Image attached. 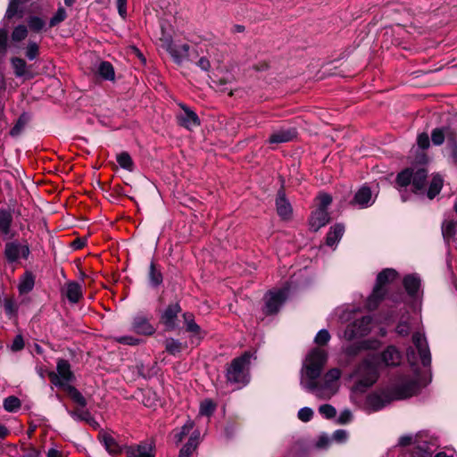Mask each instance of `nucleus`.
Segmentation results:
<instances>
[{
    "label": "nucleus",
    "instance_id": "f257e3e1",
    "mask_svg": "<svg viewBox=\"0 0 457 457\" xmlns=\"http://www.w3.org/2000/svg\"><path fill=\"white\" fill-rule=\"evenodd\" d=\"M375 353H368L355 369L354 374L358 378L354 388L365 392L378 379L380 367L377 362Z\"/></svg>",
    "mask_w": 457,
    "mask_h": 457
},
{
    "label": "nucleus",
    "instance_id": "f03ea898",
    "mask_svg": "<svg viewBox=\"0 0 457 457\" xmlns=\"http://www.w3.org/2000/svg\"><path fill=\"white\" fill-rule=\"evenodd\" d=\"M252 359H255L253 353L245 351L230 362V386L232 390H238L250 382V365Z\"/></svg>",
    "mask_w": 457,
    "mask_h": 457
},
{
    "label": "nucleus",
    "instance_id": "7ed1b4c3",
    "mask_svg": "<svg viewBox=\"0 0 457 457\" xmlns=\"http://www.w3.org/2000/svg\"><path fill=\"white\" fill-rule=\"evenodd\" d=\"M395 183L399 187L411 185L414 194L423 195L428 184V170L425 168H406L397 174Z\"/></svg>",
    "mask_w": 457,
    "mask_h": 457
},
{
    "label": "nucleus",
    "instance_id": "20e7f679",
    "mask_svg": "<svg viewBox=\"0 0 457 457\" xmlns=\"http://www.w3.org/2000/svg\"><path fill=\"white\" fill-rule=\"evenodd\" d=\"M396 277V270L389 268L384 269L378 274L373 291L366 302V306L370 311H373L378 308V304L386 296V285L395 280Z\"/></svg>",
    "mask_w": 457,
    "mask_h": 457
},
{
    "label": "nucleus",
    "instance_id": "39448f33",
    "mask_svg": "<svg viewBox=\"0 0 457 457\" xmlns=\"http://www.w3.org/2000/svg\"><path fill=\"white\" fill-rule=\"evenodd\" d=\"M420 386L417 379L410 376H400L397 381L386 389L389 400H403L416 395Z\"/></svg>",
    "mask_w": 457,
    "mask_h": 457
},
{
    "label": "nucleus",
    "instance_id": "423d86ee",
    "mask_svg": "<svg viewBox=\"0 0 457 457\" xmlns=\"http://www.w3.org/2000/svg\"><path fill=\"white\" fill-rule=\"evenodd\" d=\"M340 377L341 370L339 369H330L325 374L323 383L318 382V388L313 393L320 399H329L337 392V380Z\"/></svg>",
    "mask_w": 457,
    "mask_h": 457
},
{
    "label": "nucleus",
    "instance_id": "0eeeda50",
    "mask_svg": "<svg viewBox=\"0 0 457 457\" xmlns=\"http://www.w3.org/2000/svg\"><path fill=\"white\" fill-rule=\"evenodd\" d=\"M57 372L51 371L48 377L51 382L59 387H65L70 386L69 383L74 378V375L71 370V365L68 361L60 359L56 365Z\"/></svg>",
    "mask_w": 457,
    "mask_h": 457
},
{
    "label": "nucleus",
    "instance_id": "6e6552de",
    "mask_svg": "<svg viewBox=\"0 0 457 457\" xmlns=\"http://www.w3.org/2000/svg\"><path fill=\"white\" fill-rule=\"evenodd\" d=\"M371 318L369 316L361 317L347 325L344 337L346 340H353L364 337L370 331Z\"/></svg>",
    "mask_w": 457,
    "mask_h": 457
},
{
    "label": "nucleus",
    "instance_id": "1a4fd4ad",
    "mask_svg": "<svg viewBox=\"0 0 457 457\" xmlns=\"http://www.w3.org/2000/svg\"><path fill=\"white\" fill-rule=\"evenodd\" d=\"M380 369L396 367L402 361V354L395 345H388L382 353H375Z\"/></svg>",
    "mask_w": 457,
    "mask_h": 457
},
{
    "label": "nucleus",
    "instance_id": "9d476101",
    "mask_svg": "<svg viewBox=\"0 0 457 457\" xmlns=\"http://www.w3.org/2000/svg\"><path fill=\"white\" fill-rule=\"evenodd\" d=\"M29 253L30 252L28 245L21 244L17 241L5 244L4 256L8 262H16L21 257L27 259Z\"/></svg>",
    "mask_w": 457,
    "mask_h": 457
},
{
    "label": "nucleus",
    "instance_id": "9b49d317",
    "mask_svg": "<svg viewBox=\"0 0 457 457\" xmlns=\"http://www.w3.org/2000/svg\"><path fill=\"white\" fill-rule=\"evenodd\" d=\"M180 312L181 308L178 303L167 306L160 318V321L166 330L171 331L179 328L178 316Z\"/></svg>",
    "mask_w": 457,
    "mask_h": 457
},
{
    "label": "nucleus",
    "instance_id": "f8f14e48",
    "mask_svg": "<svg viewBox=\"0 0 457 457\" xmlns=\"http://www.w3.org/2000/svg\"><path fill=\"white\" fill-rule=\"evenodd\" d=\"M412 343L419 353L422 365L429 366L431 363V354L424 335L415 332L412 335Z\"/></svg>",
    "mask_w": 457,
    "mask_h": 457
},
{
    "label": "nucleus",
    "instance_id": "ddd939ff",
    "mask_svg": "<svg viewBox=\"0 0 457 457\" xmlns=\"http://www.w3.org/2000/svg\"><path fill=\"white\" fill-rule=\"evenodd\" d=\"M131 329L137 334L145 336H151L155 332L149 318L144 314H137L133 318Z\"/></svg>",
    "mask_w": 457,
    "mask_h": 457
},
{
    "label": "nucleus",
    "instance_id": "4468645a",
    "mask_svg": "<svg viewBox=\"0 0 457 457\" xmlns=\"http://www.w3.org/2000/svg\"><path fill=\"white\" fill-rule=\"evenodd\" d=\"M170 54L173 60L180 64L185 60L194 62L196 57V53L190 50V46L187 44L176 45L170 48Z\"/></svg>",
    "mask_w": 457,
    "mask_h": 457
},
{
    "label": "nucleus",
    "instance_id": "2eb2a0df",
    "mask_svg": "<svg viewBox=\"0 0 457 457\" xmlns=\"http://www.w3.org/2000/svg\"><path fill=\"white\" fill-rule=\"evenodd\" d=\"M403 287L410 297L417 299L422 295L421 279L417 274L406 275L403 279Z\"/></svg>",
    "mask_w": 457,
    "mask_h": 457
},
{
    "label": "nucleus",
    "instance_id": "dca6fc26",
    "mask_svg": "<svg viewBox=\"0 0 457 457\" xmlns=\"http://www.w3.org/2000/svg\"><path fill=\"white\" fill-rule=\"evenodd\" d=\"M285 300H286V291L285 290L281 289V290H278L276 292H270L269 296L266 300L264 312L267 315L276 313Z\"/></svg>",
    "mask_w": 457,
    "mask_h": 457
},
{
    "label": "nucleus",
    "instance_id": "f3484780",
    "mask_svg": "<svg viewBox=\"0 0 457 457\" xmlns=\"http://www.w3.org/2000/svg\"><path fill=\"white\" fill-rule=\"evenodd\" d=\"M183 112L178 115V120L180 126L192 130L200 125V120L197 114L187 107L182 106Z\"/></svg>",
    "mask_w": 457,
    "mask_h": 457
},
{
    "label": "nucleus",
    "instance_id": "a211bd4d",
    "mask_svg": "<svg viewBox=\"0 0 457 457\" xmlns=\"http://www.w3.org/2000/svg\"><path fill=\"white\" fill-rule=\"evenodd\" d=\"M276 208L278 215L285 220L292 217L293 209L290 203L287 200L283 190H279L276 198Z\"/></svg>",
    "mask_w": 457,
    "mask_h": 457
},
{
    "label": "nucleus",
    "instance_id": "6ab92c4d",
    "mask_svg": "<svg viewBox=\"0 0 457 457\" xmlns=\"http://www.w3.org/2000/svg\"><path fill=\"white\" fill-rule=\"evenodd\" d=\"M297 136L296 129L295 128L280 129L274 131L269 137L268 142L270 144H282L292 141Z\"/></svg>",
    "mask_w": 457,
    "mask_h": 457
},
{
    "label": "nucleus",
    "instance_id": "aec40b11",
    "mask_svg": "<svg viewBox=\"0 0 457 457\" xmlns=\"http://www.w3.org/2000/svg\"><path fill=\"white\" fill-rule=\"evenodd\" d=\"M322 369V366L309 362L305 365V376L309 378V382L306 384L305 387L309 391L314 392V390L318 388L317 378H320Z\"/></svg>",
    "mask_w": 457,
    "mask_h": 457
},
{
    "label": "nucleus",
    "instance_id": "412c9836",
    "mask_svg": "<svg viewBox=\"0 0 457 457\" xmlns=\"http://www.w3.org/2000/svg\"><path fill=\"white\" fill-rule=\"evenodd\" d=\"M330 220L329 213L328 211H323L321 209H316L311 214L309 219L310 228L316 232L320 228L324 227L327 223H328Z\"/></svg>",
    "mask_w": 457,
    "mask_h": 457
},
{
    "label": "nucleus",
    "instance_id": "4be33fe9",
    "mask_svg": "<svg viewBox=\"0 0 457 457\" xmlns=\"http://www.w3.org/2000/svg\"><path fill=\"white\" fill-rule=\"evenodd\" d=\"M378 345L379 342L377 340H363L361 342L348 345L345 348V353L349 357H354L358 355L362 350L376 349Z\"/></svg>",
    "mask_w": 457,
    "mask_h": 457
},
{
    "label": "nucleus",
    "instance_id": "5701e85b",
    "mask_svg": "<svg viewBox=\"0 0 457 457\" xmlns=\"http://www.w3.org/2000/svg\"><path fill=\"white\" fill-rule=\"evenodd\" d=\"M128 457H154L152 443L144 442L127 449Z\"/></svg>",
    "mask_w": 457,
    "mask_h": 457
},
{
    "label": "nucleus",
    "instance_id": "b1692460",
    "mask_svg": "<svg viewBox=\"0 0 457 457\" xmlns=\"http://www.w3.org/2000/svg\"><path fill=\"white\" fill-rule=\"evenodd\" d=\"M62 294L70 303H77L82 297V287L78 282L71 281L65 285Z\"/></svg>",
    "mask_w": 457,
    "mask_h": 457
},
{
    "label": "nucleus",
    "instance_id": "393cba45",
    "mask_svg": "<svg viewBox=\"0 0 457 457\" xmlns=\"http://www.w3.org/2000/svg\"><path fill=\"white\" fill-rule=\"evenodd\" d=\"M436 447L434 444L422 441L419 442L413 448L412 454L414 457H432Z\"/></svg>",
    "mask_w": 457,
    "mask_h": 457
},
{
    "label": "nucleus",
    "instance_id": "a878e982",
    "mask_svg": "<svg viewBox=\"0 0 457 457\" xmlns=\"http://www.w3.org/2000/svg\"><path fill=\"white\" fill-rule=\"evenodd\" d=\"M371 190L369 187H361L355 194L353 203L361 207H368L371 204Z\"/></svg>",
    "mask_w": 457,
    "mask_h": 457
},
{
    "label": "nucleus",
    "instance_id": "bb28decb",
    "mask_svg": "<svg viewBox=\"0 0 457 457\" xmlns=\"http://www.w3.org/2000/svg\"><path fill=\"white\" fill-rule=\"evenodd\" d=\"M345 232V228L342 224H336L330 228L326 237V244L328 246H333L337 244Z\"/></svg>",
    "mask_w": 457,
    "mask_h": 457
},
{
    "label": "nucleus",
    "instance_id": "cd10ccee",
    "mask_svg": "<svg viewBox=\"0 0 457 457\" xmlns=\"http://www.w3.org/2000/svg\"><path fill=\"white\" fill-rule=\"evenodd\" d=\"M11 63L14 71V74L17 77L32 78L30 71H29L26 62L19 57H13L11 59Z\"/></svg>",
    "mask_w": 457,
    "mask_h": 457
},
{
    "label": "nucleus",
    "instance_id": "c85d7f7f",
    "mask_svg": "<svg viewBox=\"0 0 457 457\" xmlns=\"http://www.w3.org/2000/svg\"><path fill=\"white\" fill-rule=\"evenodd\" d=\"M199 443V432L195 431L190 436L187 443L180 449L179 457H190Z\"/></svg>",
    "mask_w": 457,
    "mask_h": 457
},
{
    "label": "nucleus",
    "instance_id": "c756f323",
    "mask_svg": "<svg viewBox=\"0 0 457 457\" xmlns=\"http://www.w3.org/2000/svg\"><path fill=\"white\" fill-rule=\"evenodd\" d=\"M443 185V178L438 174L434 175L427 190L428 198L430 200L434 199L441 192Z\"/></svg>",
    "mask_w": 457,
    "mask_h": 457
},
{
    "label": "nucleus",
    "instance_id": "7c9ffc66",
    "mask_svg": "<svg viewBox=\"0 0 457 457\" xmlns=\"http://www.w3.org/2000/svg\"><path fill=\"white\" fill-rule=\"evenodd\" d=\"M328 354L325 350L314 348L308 355L307 362L324 367L327 362Z\"/></svg>",
    "mask_w": 457,
    "mask_h": 457
},
{
    "label": "nucleus",
    "instance_id": "2f4dec72",
    "mask_svg": "<svg viewBox=\"0 0 457 457\" xmlns=\"http://www.w3.org/2000/svg\"><path fill=\"white\" fill-rule=\"evenodd\" d=\"M457 220H446L442 223V235L446 243L453 239L456 233Z\"/></svg>",
    "mask_w": 457,
    "mask_h": 457
},
{
    "label": "nucleus",
    "instance_id": "473e14b6",
    "mask_svg": "<svg viewBox=\"0 0 457 457\" xmlns=\"http://www.w3.org/2000/svg\"><path fill=\"white\" fill-rule=\"evenodd\" d=\"M63 389L67 392L70 398L75 403H77L79 407H86L87 400L76 387L70 385L66 386Z\"/></svg>",
    "mask_w": 457,
    "mask_h": 457
},
{
    "label": "nucleus",
    "instance_id": "72a5a7b5",
    "mask_svg": "<svg viewBox=\"0 0 457 457\" xmlns=\"http://www.w3.org/2000/svg\"><path fill=\"white\" fill-rule=\"evenodd\" d=\"M101 441L104 444L106 451L111 454H116L120 452V446L111 435L104 433L101 435Z\"/></svg>",
    "mask_w": 457,
    "mask_h": 457
},
{
    "label": "nucleus",
    "instance_id": "f704fd0d",
    "mask_svg": "<svg viewBox=\"0 0 457 457\" xmlns=\"http://www.w3.org/2000/svg\"><path fill=\"white\" fill-rule=\"evenodd\" d=\"M35 283L34 276L27 272L21 278V282L19 284V291L21 294H27L33 289Z\"/></svg>",
    "mask_w": 457,
    "mask_h": 457
},
{
    "label": "nucleus",
    "instance_id": "c9c22d12",
    "mask_svg": "<svg viewBox=\"0 0 457 457\" xmlns=\"http://www.w3.org/2000/svg\"><path fill=\"white\" fill-rule=\"evenodd\" d=\"M195 424L192 420H187L183 427L179 430H174V440L176 444H179L185 438L186 436L193 429Z\"/></svg>",
    "mask_w": 457,
    "mask_h": 457
},
{
    "label": "nucleus",
    "instance_id": "e433bc0d",
    "mask_svg": "<svg viewBox=\"0 0 457 457\" xmlns=\"http://www.w3.org/2000/svg\"><path fill=\"white\" fill-rule=\"evenodd\" d=\"M98 73L104 79H107V80L114 79V76H115L114 69H113L112 65L108 62H102L99 64Z\"/></svg>",
    "mask_w": 457,
    "mask_h": 457
},
{
    "label": "nucleus",
    "instance_id": "4c0bfd02",
    "mask_svg": "<svg viewBox=\"0 0 457 457\" xmlns=\"http://www.w3.org/2000/svg\"><path fill=\"white\" fill-rule=\"evenodd\" d=\"M28 121H29L28 115L26 113H22L17 120V121L14 124V126L12 127V129H11L10 135L13 137L20 136L21 133L23 131Z\"/></svg>",
    "mask_w": 457,
    "mask_h": 457
},
{
    "label": "nucleus",
    "instance_id": "58836bf2",
    "mask_svg": "<svg viewBox=\"0 0 457 457\" xmlns=\"http://www.w3.org/2000/svg\"><path fill=\"white\" fill-rule=\"evenodd\" d=\"M20 4L21 2L18 0H11L5 13L7 19H12L14 16H18L20 19L22 18L23 11L20 9Z\"/></svg>",
    "mask_w": 457,
    "mask_h": 457
},
{
    "label": "nucleus",
    "instance_id": "ea45409f",
    "mask_svg": "<svg viewBox=\"0 0 457 457\" xmlns=\"http://www.w3.org/2000/svg\"><path fill=\"white\" fill-rule=\"evenodd\" d=\"M148 278L153 287H158L162 282V275L153 262L150 264Z\"/></svg>",
    "mask_w": 457,
    "mask_h": 457
},
{
    "label": "nucleus",
    "instance_id": "a19ab883",
    "mask_svg": "<svg viewBox=\"0 0 457 457\" xmlns=\"http://www.w3.org/2000/svg\"><path fill=\"white\" fill-rule=\"evenodd\" d=\"M12 215L7 211H0V231L8 234L12 223Z\"/></svg>",
    "mask_w": 457,
    "mask_h": 457
},
{
    "label": "nucleus",
    "instance_id": "79ce46f5",
    "mask_svg": "<svg viewBox=\"0 0 457 457\" xmlns=\"http://www.w3.org/2000/svg\"><path fill=\"white\" fill-rule=\"evenodd\" d=\"M445 133H447L446 127L436 128L431 132V140L435 145H441L445 139Z\"/></svg>",
    "mask_w": 457,
    "mask_h": 457
},
{
    "label": "nucleus",
    "instance_id": "37998d69",
    "mask_svg": "<svg viewBox=\"0 0 457 457\" xmlns=\"http://www.w3.org/2000/svg\"><path fill=\"white\" fill-rule=\"evenodd\" d=\"M216 408V404L211 399H205L200 403L199 415L211 416Z\"/></svg>",
    "mask_w": 457,
    "mask_h": 457
},
{
    "label": "nucleus",
    "instance_id": "c03bdc74",
    "mask_svg": "<svg viewBox=\"0 0 457 457\" xmlns=\"http://www.w3.org/2000/svg\"><path fill=\"white\" fill-rule=\"evenodd\" d=\"M28 29L25 25H18L16 26L11 35L12 41L13 42H21L24 40L28 36Z\"/></svg>",
    "mask_w": 457,
    "mask_h": 457
},
{
    "label": "nucleus",
    "instance_id": "a18cd8bd",
    "mask_svg": "<svg viewBox=\"0 0 457 457\" xmlns=\"http://www.w3.org/2000/svg\"><path fill=\"white\" fill-rule=\"evenodd\" d=\"M164 345L166 351L172 355L178 354L182 350L181 343L174 338L166 339Z\"/></svg>",
    "mask_w": 457,
    "mask_h": 457
},
{
    "label": "nucleus",
    "instance_id": "49530a36",
    "mask_svg": "<svg viewBox=\"0 0 457 457\" xmlns=\"http://www.w3.org/2000/svg\"><path fill=\"white\" fill-rule=\"evenodd\" d=\"M184 321L187 326V330L194 335H198L200 333V327L195 322L193 315L191 313L186 312L183 314Z\"/></svg>",
    "mask_w": 457,
    "mask_h": 457
},
{
    "label": "nucleus",
    "instance_id": "de8ad7c7",
    "mask_svg": "<svg viewBox=\"0 0 457 457\" xmlns=\"http://www.w3.org/2000/svg\"><path fill=\"white\" fill-rule=\"evenodd\" d=\"M386 400L381 395H370L369 397V403L373 407L375 411H378L382 409L386 403L390 402L389 398L386 396V392L384 394Z\"/></svg>",
    "mask_w": 457,
    "mask_h": 457
},
{
    "label": "nucleus",
    "instance_id": "09e8293b",
    "mask_svg": "<svg viewBox=\"0 0 457 457\" xmlns=\"http://www.w3.org/2000/svg\"><path fill=\"white\" fill-rule=\"evenodd\" d=\"M85 407H78L73 411H68L71 417L77 421H86L91 415L88 410L84 409Z\"/></svg>",
    "mask_w": 457,
    "mask_h": 457
},
{
    "label": "nucleus",
    "instance_id": "8fccbe9b",
    "mask_svg": "<svg viewBox=\"0 0 457 457\" xmlns=\"http://www.w3.org/2000/svg\"><path fill=\"white\" fill-rule=\"evenodd\" d=\"M21 407V401L16 396H8L4 401V408L7 411H16Z\"/></svg>",
    "mask_w": 457,
    "mask_h": 457
},
{
    "label": "nucleus",
    "instance_id": "3c124183",
    "mask_svg": "<svg viewBox=\"0 0 457 457\" xmlns=\"http://www.w3.org/2000/svg\"><path fill=\"white\" fill-rule=\"evenodd\" d=\"M117 162L123 169H126L128 170H132V167H133L132 159H131L130 155L126 152H123L117 155Z\"/></svg>",
    "mask_w": 457,
    "mask_h": 457
},
{
    "label": "nucleus",
    "instance_id": "603ef678",
    "mask_svg": "<svg viewBox=\"0 0 457 457\" xmlns=\"http://www.w3.org/2000/svg\"><path fill=\"white\" fill-rule=\"evenodd\" d=\"M26 57L32 61L35 60L39 54V46L34 41H29L26 48Z\"/></svg>",
    "mask_w": 457,
    "mask_h": 457
},
{
    "label": "nucleus",
    "instance_id": "864d4df0",
    "mask_svg": "<svg viewBox=\"0 0 457 457\" xmlns=\"http://www.w3.org/2000/svg\"><path fill=\"white\" fill-rule=\"evenodd\" d=\"M4 312L5 313L10 317H13L16 315L17 313V304L15 303V301L12 298H6L4 299Z\"/></svg>",
    "mask_w": 457,
    "mask_h": 457
},
{
    "label": "nucleus",
    "instance_id": "5fc2aeb1",
    "mask_svg": "<svg viewBox=\"0 0 457 457\" xmlns=\"http://www.w3.org/2000/svg\"><path fill=\"white\" fill-rule=\"evenodd\" d=\"M317 200L319 202V206L317 209H321L323 211H327V208L332 203V197L328 193H320L317 196Z\"/></svg>",
    "mask_w": 457,
    "mask_h": 457
},
{
    "label": "nucleus",
    "instance_id": "6e6d98bb",
    "mask_svg": "<svg viewBox=\"0 0 457 457\" xmlns=\"http://www.w3.org/2000/svg\"><path fill=\"white\" fill-rule=\"evenodd\" d=\"M329 340L330 334L327 329L320 330L314 338L315 344L320 346L326 345Z\"/></svg>",
    "mask_w": 457,
    "mask_h": 457
},
{
    "label": "nucleus",
    "instance_id": "4d7b16f0",
    "mask_svg": "<svg viewBox=\"0 0 457 457\" xmlns=\"http://www.w3.org/2000/svg\"><path fill=\"white\" fill-rule=\"evenodd\" d=\"M66 11L62 7L59 8L56 13L50 19L49 26L52 28L58 25L66 19Z\"/></svg>",
    "mask_w": 457,
    "mask_h": 457
},
{
    "label": "nucleus",
    "instance_id": "13d9d810",
    "mask_svg": "<svg viewBox=\"0 0 457 457\" xmlns=\"http://www.w3.org/2000/svg\"><path fill=\"white\" fill-rule=\"evenodd\" d=\"M319 412L326 419H332L336 416L337 411L330 404H322L319 408Z\"/></svg>",
    "mask_w": 457,
    "mask_h": 457
},
{
    "label": "nucleus",
    "instance_id": "bf43d9fd",
    "mask_svg": "<svg viewBox=\"0 0 457 457\" xmlns=\"http://www.w3.org/2000/svg\"><path fill=\"white\" fill-rule=\"evenodd\" d=\"M28 23L29 28L36 32L40 31L45 27V21L37 16L30 17Z\"/></svg>",
    "mask_w": 457,
    "mask_h": 457
},
{
    "label": "nucleus",
    "instance_id": "052dcab7",
    "mask_svg": "<svg viewBox=\"0 0 457 457\" xmlns=\"http://www.w3.org/2000/svg\"><path fill=\"white\" fill-rule=\"evenodd\" d=\"M396 333L402 337H407L411 331V326L407 320H400L395 328Z\"/></svg>",
    "mask_w": 457,
    "mask_h": 457
},
{
    "label": "nucleus",
    "instance_id": "680f3d73",
    "mask_svg": "<svg viewBox=\"0 0 457 457\" xmlns=\"http://www.w3.org/2000/svg\"><path fill=\"white\" fill-rule=\"evenodd\" d=\"M447 133H445V138L447 140L448 147L456 146L457 145V133L454 129L450 127H446Z\"/></svg>",
    "mask_w": 457,
    "mask_h": 457
},
{
    "label": "nucleus",
    "instance_id": "e2e57ef3",
    "mask_svg": "<svg viewBox=\"0 0 457 457\" xmlns=\"http://www.w3.org/2000/svg\"><path fill=\"white\" fill-rule=\"evenodd\" d=\"M313 411L311 408L303 407L298 411V418L303 422L311 420L312 418Z\"/></svg>",
    "mask_w": 457,
    "mask_h": 457
},
{
    "label": "nucleus",
    "instance_id": "0e129e2a",
    "mask_svg": "<svg viewBox=\"0 0 457 457\" xmlns=\"http://www.w3.org/2000/svg\"><path fill=\"white\" fill-rule=\"evenodd\" d=\"M116 341L118 343H120L123 345H137L140 343V340L138 338H136L131 336H124V337H117Z\"/></svg>",
    "mask_w": 457,
    "mask_h": 457
},
{
    "label": "nucleus",
    "instance_id": "69168bd1",
    "mask_svg": "<svg viewBox=\"0 0 457 457\" xmlns=\"http://www.w3.org/2000/svg\"><path fill=\"white\" fill-rule=\"evenodd\" d=\"M7 51V31L4 29H0V54L4 55Z\"/></svg>",
    "mask_w": 457,
    "mask_h": 457
},
{
    "label": "nucleus",
    "instance_id": "338daca9",
    "mask_svg": "<svg viewBox=\"0 0 457 457\" xmlns=\"http://www.w3.org/2000/svg\"><path fill=\"white\" fill-rule=\"evenodd\" d=\"M417 144L421 149H427L429 147V137L427 133H421L418 136Z\"/></svg>",
    "mask_w": 457,
    "mask_h": 457
},
{
    "label": "nucleus",
    "instance_id": "774afa93",
    "mask_svg": "<svg viewBox=\"0 0 457 457\" xmlns=\"http://www.w3.org/2000/svg\"><path fill=\"white\" fill-rule=\"evenodd\" d=\"M352 412L349 410H344L337 418V423L344 425L352 420Z\"/></svg>",
    "mask_w": 457,
    "mask_h": 457
}]
</instances>
